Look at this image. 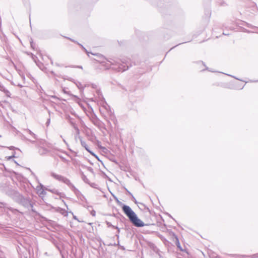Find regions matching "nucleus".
Segmentation results:
<instances>
[{"label": "nucleus", "instance_id": "14", "mask_svg": "<svg viewBox=\"0 0 258 258\" xmlns=\"http://www.w3.org/2000/svg\"><path fill=\"white\" fill-rule=\"evenodd\" d=\"M49 122H50V119H49L48 120V121H47V125L49 124Z\"/></svg>", "mask_w": 258, "mask_h": 258}, {"label": "nucleus", "instance_id": "5", "mask_svg": "<svg viewBox=\"0 0 258 258\" xmlns=\"http://www.w3.org/2000/svg\"><path fill=\"white\" fill-rule=\"evenodd\" d=\"M37 193L40 195H43L44 194V190L43 188L42 185H40V186H38L37 187Z\"/></svg>", "mask_w": 258, "mask_h": 258}, {"label": "nucleus", "instance_id": "10", "mask_svg": "<svg viewBox=\"0 0 258 258\" xmlns=\"http://www.w3.org/2000/svg\"><path fill=\"white\" fill-rule=\"evenodd\" d=\"M22 138H23V140H25L29 141L30 142H32V143H34V141H31V140H28V139H27V138H26L25 136H24L22 137Z\"/></svg>", "mask_w": 258, "mask_h": 258}, {"label": "nucleus", "instance_id": "9", "mask_svg": "<svg viewBox=\"0 0 258 258\" xmlns=\"http://www.w3.org/2000/svg\"><path fill=\"white\" fill-rule=\"evenodd\" d=\"M70 213H71L73 215V218L75 220H77L78 221H79V220L78 219V218H77L76 216L74 215L73 212H70Z\"/></svg>", "mask_w": 258, "mask_h": 258}, {"label": "nucleus", "instance_id": "1", "mask_svg": "<svg viewBox=\"0 0 258 258\" xmlns=\"http://www.w3.org/2000/svg\"><path fill=\"white\" fill-rule=\"evenodd\" d=\"M122 210L135 226L140 227L145 225L144 223L138 218L136 213L128 206L124 205L122 207Z\"/></svg>", "mask_w": 258, "mask_h": 258}, {"label": "nucleus", "instance_id": "11", "mask_svg": "<svg viewBox=\"0 0 258 258\" xmlns=\"http://www.w3.org/2000/svg\"><path fill=\"white\" fill-rule=\"evenodd\" d=\"M91 215L93 216H95V211L94 210H93L91 213Z\"/></svg>", "mask_w": 258, "mask_h": 258}, {"label": "nucleus", "instance_id": "12", "mask_svg": "<svg viewBox=\"0 0 258 258\" xmlns=\"http://www.w3.org/2000/svg\"><path fill=\"white\" fill-rule=\"evenodd\" d=\"M75 128L77 131V134H79V130L78 129V128L77 127H75Z\"/></svg>", "mask_w": 258, "mask_h": 258}, {"label": "nucleus", "instance_id": "8", "mask_svg": "<svg viewBox=\"0 0 258 258\" xmlns=\"http://www.w3.org/2000/svg\"><path fill=\"white\" fill-rule=\"evenodd\" d=\"M126 70V69L125 68V67L124 66L121 65L120 67H119L118 68V71H124Z\"/></svg>", "mask_w": 258, "mask_h": 258}, {"label": "nucleus", "instance_id": "15", "mask_svg": "<svg viewBox=\"0 0 258 258\" xmlns=\"http://www.w3.org/2000/svg\"><path fill=\"white\" fill-rule=\"evenodd\" d=\"M81 46L82 47V48H83V49H85V51H86L87 53H88V52H87V50H86L85 48H84V47H83V46L82 45H81Z\"/></svg>", "mask_w": 258, "mask_h": 258}, {"label": "nucleus", "instance_id": "4", "mask_svg": "<svg viewBox=\"0 0 258 258\" xmlns=\"http://www.w3.org/2000/svg\"><path fill=\"white\" fill-rule=\"evenodd\" d=\"M81 145L85 148V149L90 153L93 154L91 151L89 150L88 147L87 146L86 142L82 140L81 138H80Z\"/></svg>", "mask_w": 258, "mask_h": 258}, {"label": "nucleus", "instance_id": "3", "mask_svg": "<svg viewBox=\"0 0 258 258\" xmlns=\"http://www.w3.org/2000/svg\"><path fill=\"white\" fill-rule=\"evenodd\" d=\"M0 91L4 92L8 97H10V96H11L10 92L7 89H6L5 88V87L1 83H0Z\"/></svg>", "mask_w": 258, "mask_h": 258}, {"label": "nucleus", "instance_id": "6", "mask_svg": "<svg viewBox=\"0 0 258 258\" xmlns=\"http://www.w3.org/2000/svg\"><path fill=\"white\" fill-rule=\"evenodd\" d=\"M27 132L29 133V134L32 136L33 139H36V136L35 134H34L32 131H31L29 130H27Z\"/></svg>", "mask_w": 258, "mask_h": 258}, {"label": "nucleus", "instance_id": "13", "mask_svg": "<svg viewBox=\"0 0 258 258\" xmlns=\"http://www.w3.org/2000/svg\"><path fill=\"white\" fill-rule=\"evenodd\" d=\"M77 67L78 68H80V69H83L82 67L81 66H77Z\"/></svg>", "mask_w": 258, "mask_h": 258}, {"label": "nucleus", "instance_id": "7", "mask_svg": "<svg viewBox=\"0 0 258 258\" xmlns=\"http://www.w3.org/2000/svg\"><path fill=\"white\" fill-rule=\"evenodd\" d=\"M59 212L62 215H63L64 216H67L68 213L67 211L62 209L60 210Z\"/></svg>", "mask_w": 258, "mask_h": 258}, {"label": "nucleus", "instance_id": "2", "mask_svg": "<svg viewBox=\"0 0 258 258\" xmlns=\"http://www.w3.org/2000/svg\"><path fill=\"white\" fill-rule=\"evenodd\" d=\"M51 175L52 177H53L54 178L56 179V180L61 181L62 182H64L66 184H68L70 182V181L66 178L64 177L63 176L56 174L55 173H52L51 174Z\"/></svg>", "mask_w": 258, "mask_h": 258}]
</instances>
